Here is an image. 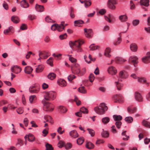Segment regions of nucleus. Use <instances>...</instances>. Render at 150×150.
<instances>
[{"mask_svg": "<svg viewBox=\"0 0 150 150\" xmlns=\"http://www.w3.org/2000/svg\"><path fill=\"white\" fill-rule=\"evenodd\" d=\"M84 43L83 40H79L74 42L70 41L69 44L71 47L74 49L77 52H81L83 51L81 46Z\"/></svg>", "mask_w": 150, "mask_h": 150, "instance_id": "nucleus-1", "label": "nucleus"}, {"mask_svg": "<svg viewBox=\"0 0 150 150\" xmlns=\"http://www.w3.org/2000/svg\"><path fill=\"white\" fill-rule=\"evenodd\" d=\"M108 109V107L105 104L102 103L100 104L99 106L95 107L94 110L99 115H102L105 113Z\"/></svg>", "mask_w": 150, "mask_h": 150, "instance_id": "nucleus-2", "label": "nucleus"}, {"mask_svg": "<svg viewBox=\"0 0 150 150\" xmlns=\"http://www.w3.org/2000/svg\"><path fill=\"white\" fill-rule=\"evenodd\" d=\"M42 103L44 105L43 108L44 110L50 112L53 110L54 106L52 104L46 101L45 100H42Z\"/></svg>", "mask_w": 150, "mask_h": 150, "instance_id": "nucleus-3", "label": "nucleus"}, {"mask_svg": "<svg viewBox=\"0 0 150 150\" xmlns=\"http://www.w3.org/2000/svg\"><path fill=\"white\" fill-rule=\"evenodd\" d=\"M56 96V93L52 91L46 92L44 96L45 100L49 101L54 100Z\"/></svg>", "mask_w": 150, "mask_h": 150, "instance_id": "nucleus-4", "label": "nucleus"}, {"mask_svg": "<svg viewBox=\"0 0 150 150\" xmlns=\"http://www.w3.org/2000/svg\"><path fill=\"white\" fill-rule=\"evenodd\" d=\"M71 70L73 74L80 76V67L78 64L73 63L71 66Z\"/></svg>", "mask_w": 150, "mask_h": 150, "instance_id": "nucleus-5", "label": "nucleus"}, {"mask_svg": "<svg viewBox=\"0 0 150 150\" xmlns=\"http://www.w3.org/2000/svg\"><path fill=\"white\" fill-rule=\"evenodd\" d=\"M62 23L61 24L59 25L57 24H54L51 27V30L54 31L57 29L58 31H62L65 28V26L63 25Z\"/></svg>", "mask_w": 150, "mask_h": 150, "instance_id": "nucleus-6", "label": "nucleus"}, {"mask_svg": "<svg viewBox=\"0 0 150 150\" xmlns=\"http://www.w3.org/2000/svg\"><path fill=\"white\" fill-rule=\"evenodd\" d=\"M138 58L136 56L133 55L129 57L128 61L129 63L133 64L134 67H136L138 63Z\"/></svg>", "mask_w": 150, "mask_h": 150, "instance_id": "nucleus-7", "label": "nucleus"}, {"mask_svg": "<svg viewBox=\"0 0 150 150\" xmlns=\"http://www.w3.org/2000/svg\"><path fill=\"white\" fill-rule=\"evenodd\" d=\"M40 88L39 86L35 84L33 85L29 88V91L31 93H38L39 91Z\"/></svg>", "mask_w": 150, "mask_h": 150, "instance_id": "nucleus-8", "label": "nucleus"}, {"mask_svg": "<svg viewBox=\"0 0 150 150\" xmlns=\"http://www.w3.org/2000/svg\"><path fill=\"white\" fill-rule=\"evenodd\" d=\"M85 35L87 38H91L93 35V32L92 29H87L84 28V29Z\"/></svg>", "mask_w": 150, "mask_h": 150, "instance_id": "nucleus-9", "label": "nucleus"}, {"mask_svg": "<svg viewBox=\"0 0 150 150\" xmlns=\"http://www.w3.org/2000/svg\"><path fill=\"white\" fill-rule=\"evenodd\" d=\"M11 70L12 72L16 74L19 73L21 71V68L17 65L12 66L11 68Z\"/></svg>", "mask_w": 150, "mask_h": 150, "instance_id": "nucleus-10", "label": "nucleus"}, {"mask_svg": "<svg viewBox=\"0 0 150 150\" xmlns=\"http://www.w3.org/2000/svg\"><path fill=\"white\" fill-rule=\"evenodd\" d=\"M81 112L84 114H87L88 112V110L86 108L83 107L80 108V112H76L75 115L78 117H81Z\"/></svg>", "mask_w": 150, "mask_h": 150, "instance_id": "nucleus-11", "label": "nucleus"}, {"mask_svg": "<svg viewBox=\"0 0 150 150\" xmlns=\"http://www.w3.org/2000/svg\"><path fill=\"white\" fill-rule=\"evenodd\" d=\"M142 61L145 64H148L150 62V52H148L146 56L144 57L142 59Z\"/></svg>", "mask_w": 150, "mask_h": 150, "instance_id": "nucleus-12", "label": "nucleus"}, {"mask_svg": "<svg viewBox=\"0 0 150 150\" xmlns=\"http://www.w3.org/2000/svg\"><path fill=\"white\" fill-rule=\"evenodd\" d=\"M134 97L135 99L137 101L141 102L143 101V98L141 94L138 92L135 93Z\"/></svg>", "mask_w": 150, "mask_h": 150, "instance_id": "nucleus-13", "label": "nucleus"}, {"mask_svg": "<svg viewBox=\"0 0 150 150\" xmlns=\"http://www.w3.org/2000/svg\"><path fill=\"white\" fill-rule=\"evenodd\" d=\"M24 138L25 140L28 139V141L31 142H33L35 139V138L33 135L30 133L26 135L25 136Z\"/></svg>", "mask_w": 150, "mask_h": 150, "instance_id": "nucleus-14", "label": "nucleus"}, {"mask_svg": "<svg viewBox=\"0 0 150 150\" xmlns=\"http://www.w3.org/2000/svg\"><path fill=\"white\" fill-rule=\"evenodd\" d=\"M115 102H122L123 101L122 97L120 94L116 95L113 97Z\"/></svg>", "mask_w": 150, "mask_h": 150, "instance_id": "nucleus-15", "label": "nucleus"}, {"mask_svg": "<svg viewBox=\"0 0 150 150\" xmlns=\"http://www.w3.org/2000/svg\"><path fill=\"white\" fill-rule=\"evenodd\" d=\"M108 73L112 75L115 74L117 72L116 68L113 66L109 67L108 69Z\"/></svg>", "mask_w": 150, "mask_h": 150, "instance_id": "nucleus-16", "label": "nucleus"}, {"mask_svg": "<svg viewBox=\"0 0 150 150\" xmlns=\"http://www.w3.org/2000/svg\"><path fill=\"white\" fill-rule=\"evenodd\" d=\"M39 56H41L43 59H45L47 58L50 56V55L48 52L42 51L40 52Z\"/></svg>", "mask_w": 150, "mask_h": 150, "instance_id": "nucleus-17", "label": "nucleus"}, {"mask_svg": "<svg viewBox=\"0 0 150 150\" xmlns=\"http://www.w3.org/2000/svg\"><path fill=\"white\" fill-rule=\"evenodd\" d=\"M105 20L110 23L111 22V20L115 19L114 16L111 14H109L108 16H105Z\"/></svg>", "mask_w": 150, "mask_h": 150, "instance_id": "nucleus-18", "label": "nucleus"}, {"mask_svg": "<svg viewBox=\"0 0 150 150\" xmlns=\"http://www.w3.org/2000/svg\"><path fill=\"white\" fill-rule=\"evenodd\" d=\"M105 20L110 23L111 22V20L115 19L114 16L111 14H109L108 16H105Z\"/></svg>", "mask_w": 150, "mask_h": 150, "instance_id": "nucleus-19", "label": "nucleus"}, {"mask_svg": "<svg viewBox=\"0 0 150 150\" xmlns=\"http://www.w3.org/2000/svg\"><path fill=\"white\" fill-rule=\"evenodd\" d=\"M131 50L133 52H136L138 49L137 45L135 43H132L130 46Z\"/></svg>", "mask_w": 150, "mask_h": 150, "instance_id": "nucleus-20", "label": "nucleus"}, {"mask_svg": "<svg viewBox=\"0 0 150 150\" xmlns=\"http://www.w3.org/2000/svg\"><path fill=\"white\" fill-rule=\"evenodd\" d=\"M121 81V80L120 79H119L117 81H116L115 82V85L118 90H120L121 88L123 86V84L120 83V82Z\"/></svg>", "mask_w": 150, "mask_h": 150, "instance_id": "nucleus-21", "label": "nucleus"}, {"mask_svg": "<svg viewBox=\"0 0 150 150\" xmlns=\"http://www.w3.org/2000/svg\"><path fill=\"white\" fill-rule=\"evenodd\" d=\"M14 32V28L12 26H10L8 29L4 31V33L6 35L8 34L10 32L13 33Z\"/></svg>", "mask_w": 150, "mask_h": 150, "instance_id": "nucleus-22", "label": "nucleus"}, {"mask_svg": "<svg viewBox=\"0 0 150 150\" xmlns=\"http://www.w3.org/2000/svg\"><path fill=\"white\" fill-rule=\"evenodd\" d=\"M115 61L116 63L121 64L126 61V60L121 57H117L115 59Z\"/></svg>", "mask_w": 150, "mask_h": 150, "instance_id": "nucleus-23", "label": "nucleus"}, {"mask_svg": "<svg viewBox=\"0 0 150 150\" xmlns=\"http://www.w3.org/2000/svg\"><path fill=\"white\" fill-rule=\"evenodd\" d=\"M35 8L37 11L39 12H42L44 10V7L43 6L40 5L38 4L36 5Z\"/></svg>", "mask_w": 150, "mask_h": 150, "instance_id": "nucleus-24", "label": "nucleus"}, {"mask_svg": "<svg viewBox=\"0 0 150 150\" xmlns=\"http://www.w3.org/2000/svg\"><path fill=\"white\" fill-rule=\"evenodd\" d=\"M70 136L74 138H76L78 136V134L75 130H73L69 132Z\"/></svg>", "mask_w": 150, "mask_h": 150, "instance_id": "nucleus-25", "label": "nucleus"}, {"mask_svg": "<svg viewBox=\"0 0 150 150\" xmlns=\"http://www.w3.org/2000/svg\"><path fill=\"white\" fill-rule=\"evenodd\" d=\"M127 76L126 73L125 71H121L119 73V77L120 78L125 79Z\"/></svg>", "mask_w": 150, "mask_h": 150, "instance_id": "nucleus-26", "label": "nucleus"}, {"mask_svg": "<svg viewBox=\"0 0 150 150\" xmlns=\"http://www.w3.org/2000/svg\"><path fill=\"white\" fill-rule=\"evenodd\" d=\"M59 85L61 87H64L66 86V81L63 79H60L58 81Z\"/></svg>", "mask_w": 150, "mask_h": 150, "instance_id": "nucleus-27", "label": "nucleus"}, {"mask_svg": "<svg viewBox=\"0 0 150 150\" xmlns=\"http://www.w3.org/2000/svg\"><path fill=\"white\" fill-rule=\"evenodd\" d=\"M149 0H141L140 3L141 6H144L147 7L149 5Z\"/></svg>", "mask_w": 150, "mask_h": 150, "instance_id": "nucleus-28", "label": "nucleus"}, {"mask_svg": "<svg viewBox=\"0 0 150 150\" xmlns=\"http://www.w3.org/2000/svg\"><path fill=\"white\" fill-rule=\"evenodd\" d=\"M21 6L24 8H27L29 6V4L25 0H23L21 1Z\"/></svg>", "mask_w": 150, "mask_h": 150, "instance_id": "nucleus-29", "label": "nucleus"}, {"mask_svg": "<svg viewBox=\"0 0 150 150\" xmlns=\"http://www.w3.org/2000/svg\"><path fill=\"white\" fill-rule=\"evenodd\" d=\"M33 70V69L30 66L26 67L24 69V71L25 73L28 74H30Z\"/></svg>", "mask_w": 150, "mask_h": 150, "instance_id": "nucleus-30", "label": "nucleus"}, {"mask_svg": "<svg viewBox=\"0 0 150 150\" xmlns=\"http://www.w3.org/2000/svg\"><path fill=\"white\" fill-rule=\"evenodd\" d=\"M37 99V98L35 95L30 96L29 97V100L31 103H35Z\"/></svg>", "mask_w": 150, "mask_h": 150, "instance_id": "nucleus-31", "label": "nucleus"}, {"mask_svg": "<svg viewBox=\"0 0 150 150\" xmlns=\"http://www.w3.org/2000/svg\"><path fill=\"white\" fill-rule=\"evenodd\" d=\"M44 66L42 64L39 65L36 69V72L37 73H40L42 72L43 70Z\"/></svg>", "mask_w": 150, "mask_h": 150, "instance_id": "nucleus-32", "label": "nucleus"}, {"mask_svg": "<svg viewBox=\"0 0 150 150\" xmlns=\"http://www.w3.org/2000/svg\"><path fill=\"white\" fill-rule=\"evenodd\" d=\"M117 4H113L112 3L107 2V6L110 9L114 10L116 9V6L115 5Z\"/></svg>", "mask_w": 150, "mask_h": 150, "instance_id": "nucleus-33", "label": "nucleus"}, {"mask_svg": "<svg viewBox=\"0 0 150 150\" xmlns=\"http://www.w3.org/2000/svg\"><path fill=\"white\" fill-rule=\"evenodd\" d=\"M11 21L14 23H17L19 22V19L17 16H13L11 18Z\"/></svg>", "mask_w": 150, "mask_h": 150, "instance_id": "nucleus-34", "label": "nucleus"}, {"mask_svg": "<svg viewBox=\"0 0 150 150\" xmlns=\"http://www.w3.org/2000/svg\"><path fill=\"white\" fill-rule=\"evenodd\" d=\"M44 118L47 122H50L52 124L53 123V121L50 116L46 115L44 116Z\"/></svg>", "mask_w": 150, "mask_h": 150, "instance_id": "nucleus-35", "label": "nucleus"}, {"mask_svg": "<svg viewBox=\"0 0 150 150\" xmlns=\"http://www.w3.org/2000/svg\"><path fill=\"white\" fill-rule=\"evenodd\" d=\"M114 120L115 121H120L122 119V117L120 115H114L113 116Z\"/></svg>", "mask_w": 150, "mask_h": 150, "instance_id": "nucleus-36", "label": "nucleus"}, {"mask_svg": "<svg viewBox=\"0 0 150 150\" xmlns=\"http://www.w3.org/2000/svg\"><path fill=\"white\" fill-rule=\"evenodd\" d=\"M119 19L122 22H125L127 21V17L125 15H121L119 17Z\"/></svg>", "mask_w": 150, "mask_h": 150, "instance_id": "nucleus-37", "label": "nucleus"}, {"mask_svg": "<svg viewBox=\"0 0 150 150\" xmlns=\"http://www.w3.org/2000/svg\"><path fill=\"white\" fill-rule=\"evenodd\" d=\"M110 49L109 48H107L105 50L104 55L107 57H110L111 56V55L110 54Z\"/></svg>", "mask_w": 150, "mask_h": 150, "instance_id": "nucleus-38", "label": "nucleus"}, {"mask_svg": "<svg viewBox=\"0 0 150 150\" xmlns=\"http://www.w3.org/2000/svg\"><path fill=\"white\" fill-rule=\"evenodd\" d=\"M56 77V75L54 73H50L47 76V77L51 80H53Z\"/></svg>", "mask_w": 150, "mask_h": 150, "instance_id": "nucleus-39", "label": "nucleus"}, {"mask_svg": "<svg viewBox=\"0 0 150 150\" xmlns=\"http://www.w3.org/2000/svg\"><path fill=\"white\" fill-rule=\"evenodd\" d=\"M78 90L80 92L83 93H86L87 92L86 90L85 89L84 86L80 87L78 89Z\"/></svg>", "mask_w": 150, "mask_h": 150, "instance_id": "nucleus-40", "label": "nucleus"}, {"mask_svg": "<svg viewBox=\"0 0 150 150\" xmlns=\"http://www.w3.org/2000/svg\"><path fill=\"white\" fill-rule=\"evenodd\" d=\"M142 123L143 126L148 128H150V122L145 120H144L142 122Z\"/></svg>", "mask_w": 150, "mask_h": 150, "instance_id": "nucleus-41", "label": "nucleus"}, {"mask_svg": "<svg viewBox=\"0 0 150 150\" xmlns=\"http://www.w3.org/2000/svg\"><path fill=\"white\" fill-rule=\"evenodd\" d=\"M94 146L93 144L91 142H88L86 145V148L89 149H91L93 148Z\"/></svg>", "mask_w": 150, "mask_h": 150, "instance_id": "nucleus-42", "label": "nucleus"}, {"mask_svg": "<svg viewBox=\"0 0 150 150\" xmlns=\"http://www.w3.org/2000/svg\"><path fill=\"white\" fill-rule=\"evenodd\" d=\"M110 118L108 117H104L102 119L103 123L105 124L108 123L110 121Z\"/></svg>", "mask_w": 150, "mask_h": 150, "instance_id": "nucleus-43", "label": "nucleus"}, {"mask_svg": "<svg viewBox=\"0 0 150 150\" xmlns=\"http://www.w3.org/2000/svg\"><path fill=\"white\" fill-rule=\"evenodd\" d=\"M84 139L83 137H80L77 140V143L79 145H81L83 143Z\"/></svg>", "mask_w": 150, "mask_h": 150, "instance_id": "nucleus-44", "label": "nucleus"}, {"mask_svg": "<svg viewBox=\"0 0 150 150\" xmlns=\"http://www.w3.org/2000/svg\"><path fill=\"white\" fill-rule=\"evenodd\" d=\"M59 110L62 112L65 113L67 111V109L65 107L60 106L59 107Z\"/></svg>", "mask_w": 150, "mask_h": 150, "instance_id": "nucleus-45", "label": "nucleus"}, {"mask_svg": "<svg viewBox=\"0 0 150 150\" xmlns=\"http://www.w3.org/2000/svg\"><path fill=\"white\" fill-rule=\"evenodd\" d=\"M70 16L71 18H74L75 17V15L74 14V9L72 7L70 8Z\"/></svg>", "mask_w": 150, "mask_h": 150, "instance_id": "nucleus-46", "label": "nucleus"}, {"mask_svg": "<svg viewBox=\"0 0 150 150\" xmlns=\"http://www.w3.org/2000/svg\"><path fill=\"white\" fill-rule=\"evenodd\" d=\"M136 108H127V111L130 113H133L135 112L136 111Z\"/></svg>", "mask_w": 150, "mask_h": 150, "instance_id": "nucleus-47", "label": "nucleus"}, {"mask_svg": "<svg viewBox=\"0 0 150 150\" xmlns=\"http://www.w3.org/2000/svg\"><path fill=\"white\" fill-rule=\"evenodd\" d=\"M83 21L81 20L75 21L74 22L75 26H79V25L82 24H83Z\"/></svg>", "mask_w": 150, "mask_h": 150, "instance_id": "nucleus-48", "label": "nucleus"}, {"mask_svg": "<svg viewBox=\"0 0 150 150\" xmlns=\"http://www.w3.org/2000/svg\"><path fill=\"white\" fill-rule=\"evenodd\" d=\"M46 150H53V148L52 145L48 143L46 144L45 145Z\"/></svg>", "mask_w": 150, "mask_h": 150, "instance_id": "nucleus-49", "label": "nucleus"}, {"mask_svg": "<svg viewBox=\"0 0 150 150\" xmlns=\"http://www.w3.org/2000/svg\"><path fill=\"white\" fill-rule=\"evenodd\" d=\"M125 120L128 123H131L133 121V119L131 117H128L125 118Z\"/></svg>", "mask_w": 150, "mask_h": 150, "instance_id": "nucleus-50", "label": "nucleus"}, {"mask_svg": "<svg viewBox=\"0 0 150 150\" xmlns=\"http://www.w3.org/2000/svg\"><path fill=\"white\" fill-rule=\"evenodd\" d=\"M87 129L89 133L90 134L91 136L93 137L94 136L95 132L94 130L89 128H88Z\"/></svg>", "mask_w": 150, "mask_h": 150, "instance_id": "nucleus-51", "label": "nucleus"}, {"mask_svg": "<svg viewBox=\"0 0 150 150\" xmlns=\"http://www.w3.org/2000/svg\"><path fill=\"white\" fill-rule=\"evenodd\" d=\"M84 6L86 8L89 7L91 5V2L90 1H84Z\"/></svg>", "mask_w": 150, "mask_h": 150, "instance_id": "nucleus-52", "label": "nucleus"}, {"mask_svg": "<svg viewBox=\"0 0 150 150\" xmlns=\"http://www.w3.org/2000/svg\"><path fill=\"white\" fill-rule=\"evenodd\" d=\"M90 50H94L98 49L99 47L98 46H94V44L91 45L89 47Z\"/></svg>", "mask_w": 150, "mask_h": 150, "instance_id": "nucleus-53", "label": "nucleus"}, {"mask_svg": "<svg viewBox=\"0 0 150 150\" xmlns=\"http://www.w3.org/2000/svg\"><path fill=\"white\" fill-rule=\"evenodd\" d=\"M53 58L52 57H50L49 59L47 61V63L50 65L51 66H52L53 64Z\"/></svg>", "mask_w": 150, "mask_h": 150, "instance_id": "nucleus-54", "label": "nucleus"}, {"mask_svg": "<svg viewBox=\"0 0 150 150\" xmlns=\"http://www.w3.org/2000/svg\"><path fill=\"white\" fill-rule=\"evenodd\" d=\"M139 23V20H134L132 21V23L134 26H137Z\"/></svg>", "mask_w": 150, "mask_h": 150, "instance_id": "nucleus-55", "label": "nucleus"}, {"mask_svg": "<svg viewBox=\"0 0 150 150\" xmlns=\"http://www.w3.org/2000/svg\"><path fill=\"white\" fill-rule=\"evenodd\" d=\"M94 79L95 77L94 74H90L89 77V79L90 81L91 82H92Z\"/></svg>", "mask_w": 150, "mask_h": 150, "instance_id": "nucleus-56", "label": "nucleus"}, {"mask_svg": "<svg viewBox=\"0 0 150 150\" xmlns=\"http://www.w3.org/2000/svg\"><path fill=\"white\" fill-rule=\"evenodd\" d=\"M122 124V122L120 121H117L115 123V125L116 127L118 129L120 128Z\"/></svg>", "mask_w": 150, "mask_h": 150, "instance_id": "nucleus-57", "label": "nucleus"}, {"mask_svg": "<svg viewBox=\"0 0 150 150\" xmlns=\"http://www.w3.org/2000/svg\"><path fill=\"white\" fill-rule=\"evenodd\" d=\"M65 144L64 142L62 140L60 141L58 144V146L59 148H62Z\"/></svg>", "mask_w": 150, "mask_h": 150, "instance_id": "nucleus-58", "label": "nucleus"}, {"mask_svg": "<svg viewBox=\"0 0 150 150\" xmlns=\"http://www.w3.org/2000/svg\"><path fill=\"white\" fill-rule=\"evenodd\" d=\"M76 76L73 74L69 75L68 77V79L69 81H71L74 79L76 78Z\"/></svg>", "mask_w": 150, "mask_h": 150, "instance_id": "nucleus-59", "label": "nucleus"}, {"mask_svg": "<svg viewBox=\"0 0 150 150\" xmlns=\"http://www.w3.org/2000/svg\"><path fill=\"white\" fill-rule=\"evenodd\" d=\"M121 41V39L120 37L118 38H117V40L116 42H115L114 43V44L115 45H119Z\"/></svg>", "mask_w": 150, "mask_h": 150, "instance_id": "nucleus-60", "label": "nucleus"}, {"mask_svg": "<svg viewBox=\"0 0 150 150\" xmlns=\"http://www.w3.org/2000/svg\"><path fill=\"white\" fill-rule=\"evenodd\" d=\"M48 128H47L45 129H44L42 132V133L43 134V135L44 137H45L48 133Z\"/></svg>", "mask_w": 150, "mask_h": 150, "instance_id": "nucleus-61", "label": "nucleus"}, {"mask_svg": "<svg viewBox=\"0 0 150 150\" xmlns=\"http://www.w3.org/2000/svg\"><path fill=\"white\" fill-rule=\"evenodd\" d=\"M45 21L48 22H54L53 21L49 16H47L45 18Z\"/></svg>", "mask_w": 150, "mask_h": 150, "instance_id": "nucleus-62", "label": "nucleus"}, {"mask_svg": "<svg viewBox=\"0 0 150 150\" xmlns=\"http://www.w3.org/2000/svg\"><path fill=\"white\" fill-rule=\"evenodd\" d=\"M3 6L5 9L6 10H8V4L5 1H4L3 4Z\"/></svg>", "mask_w": 150, "mask_h": 150, "instance_id": "nucleus-63", "label": "nucleus"}, {"mask_svg": "<svg viewBox=\"0 0 150 150\" xmlns=\"http://www.w3.org/2000/svg\"><path fill=\"white\" fill-rule=\"evenodd\" d=\"M86 72V69L85 68L82 69L81 70H80V76H83L85 73Z\"/></svg>", "mask_w": 150, "mask_h": 150, "instance_id": "nucleus-64", "label": "nucleus"}]
</instances>
